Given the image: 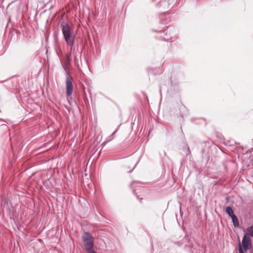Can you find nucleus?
<instances>
[{
	"label": "nucleus",
	"mask_w": 253,
	"mask_h": 253,
	"mask_svg": "<svg viewBox=\"0 0 253 253\" xmlns=\"http://www.w3.org/2000/svg\"><path fill=\"white\" fill-rule=\"evenodd\" d=\"M62 33L64 40L68 46H72L74 45L75 36L74 34L73 29L67 22H61Z\"/></svg>",
	"instance_id": "1"
},
{
	"label": "nucleus",
	"mask_w": 253,
	"mask_h": 253,
	"mask_svg": "<svg viewBox=\"0 0 253 253\" xmlns=\"http://www.w3.org/2000/svg\"><path fill=\"white\" fill-rule=\"evenodd\" d=\"M242 246L240 243L238 244V250L239 253H244V251L248 250L252 246V242L249 237L247 236L245 234L243 238Z\"/></svg>",
	"instance_id": "2"
},
{
	"label": "nucleus",
	"mask_w": 253,
	"mask_h": 253,
	"mask_svg": "<svg viewBox=\"0 0 253 253\" xmlns=\"http://www.w3.org/2000/svg\"><path fill=\"white\" fill-rule=\"evenodd\" d=\"M83 244L85 247L86 252L89 251L90 250H94L93 247V238L88 233H85L83 237Z\"/></svg>",
	"instance_id": "3"
},
{
	"label": "nucleus",
	"mask_w": 253,
	"mask_h": 253,
	"mask_svg": "<svg viewBox=\"0 0 253 253\" xmlns=\"http://www.w3.org/2000/svg\"><path fill=\"white\" fill-rule=\"evenodd\" d=\"M66 89L67 99L69 100V97L71 96L73 93V85L72 83V79L68 75H66Z\"/></svg>",
	"instance_id": "4"
},
{
	"label": "nucleus",
	"mask_w": 253,
	"mask_h": 253,
	"mask_svg": "<svg viewBox=\"0 0 253 253\" xmlns=\"http://www.w3.org/2000/svg\"><path fill=\"white\" fill-rule=\"evenodd\" d=\"M232 223L234 226L235 227L238 228L239 227V222L238 220V218L237 216L235 215L231 217Z\"/></svg>",
	"instance_id": "5"
},
{
	"label": "nucleus",
	"mask_w": 253,
	"mask_h": 253,
	"mask_svg": "<svg viewBox=\"0 0 253 253\" xmlns=\"http://www.w3.org/2000/svg\"><path fill=\"white\" fill-rule=\"evenodd\" d=\"M226 212L231 217L235 215L233 210L230 207H227L226 208Z\"/></svg>",
	"instance_id": "6"
},
{
	"label": "nucleus",
	"mask_w": 253,
	"mask_h": 253,
	"mask_svg": "<svg viewBox=\"0 0 253 253\" xmlns=\"http://www.w3.org/2000/svg\"><path fill=\"white\" fill-rule=\"evenodd\" d=\"M70 57H71L70 53L67 54L66 56V59L65 60V65L66 67H67L70 63V61H71Z\"/></svg>",
	"instance_id": "7"
},
{
	"label": "nucleus",
	"mask_w": 253,
	"mask_h": 253,
	"mask_svg": "<svg viewBox=\"0 0 253 253\" xmlns=\"http://www.w3.org/2000/svg\"><path fill=\"white\" fill-rule=\"evenodd\" d=\"M247 230L248 231V233L246 234L247 235H250L253 237V226H251L249 227H248L247 229Z\"/></svg>",
	"instance_id": "8"
},
{
	"label": "nucleus",
	"mask_w": 253,
	"mask_h": 253,
	"mask_svg": "<svg viewBox=\"0 0 253 253\" xmlns=\"http://www.w3.org/2000/svg\"><path fill=\"white\" fill-rule=\"evenodd\" d=\"M114 136H112V135H110L106 138L105 141L103 143V144L104 145L105 144L107 143V142L111 141V140H112L114 139Z\"/></svg>",
	"instance_id": "9"
},
{
	"label": "nucleus",
	"mask_w": 253,
	"mask_h": 253,
	"mask_svg": "<svg viewBox=\"0 0 253 253\" xmlns=\"http://www.w3.org/2000/svg\"><path fill=\"white\" fill-rule=\"evenodd\" d=\"M167 20L166 18H165V19H163V18H162L161 20V23H162L163 24H166L167 23V22H165V21Z\"/></svg>",
	"instance_id": "10"
},
{
	"label": "nucleus",
	"mask_w": 253,
	"mask_h": 253,
	"mask_svg": "<svg viewBox=\"0 0 253 253\" xmlns=\"http://www.w3.org/2000/svg\"><path fill=\"white\" fill-rule=\"evenodd\" d=\"M86 253H97L94 250H90L89 251L86 252Z\"/></svg>",
	"instance_id": "11"
},
{
	"label": "nucleus",
	"mask_w": 253,
	"mask_h": 253,
	"mask_svg": "<svg viewBox=\"0 0 253 253\" xmlns=\"http://www.w3.org/2000/svg\"><path fill=\"white\" fill-rule=\"evenodd\" d=\"M119 126L118 127V128L116 129V130L111 135H112V136H114V135L117 132V131L119 129Z\"/></svg>",
	"instance_id": "12"
}]
</instances>
